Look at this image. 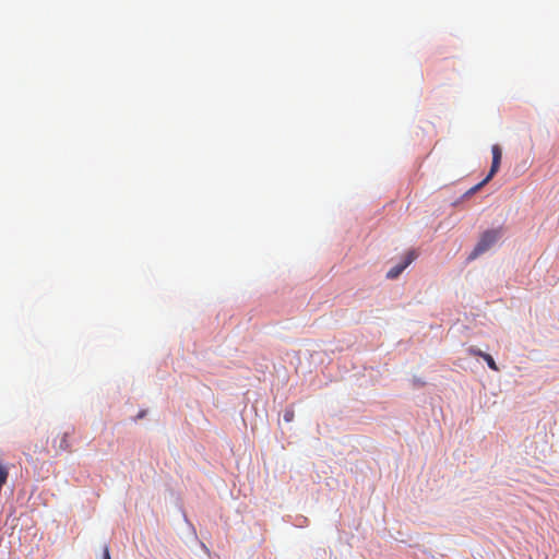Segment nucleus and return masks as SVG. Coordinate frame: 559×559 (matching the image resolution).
Returning a JSON list of instances; mask_svg holds the SVG:
<instances>
[{
	"label": "nucleus",
	"instance_id": "423d86ee",
	"mask_svg": "<svg viewBox=\"0 0 559 559\" xmlns=\"http://www.w3.org/2000/svg\"><path fill=\"white\" fill-rule=\"evenodd\" d=\"M481 358L487 362L488 367L493 370V371H498L499 368L496 364V361L493 360L492 356L485 353V355H481Z\"/></svg>",
	"mask_w": 559,
	"mask_h": 559
},
{
	"label": "nucleus",
	"instance_id": "1a4fd4ad",
	"mask_svg": "<svg viewBox=\"0 0 559 559\" xmlns=\"http://www.w3.org/2000/svg\"><path fill=\"white\" fill-rule=\"evenodd\" d=\"M104 559H110L108 546H105V548H104Z\"/></svg>",
	"mask_w": 559,
	"mask_h": 559
},
{
	"label": "nucleus",
	"instance_id": "f03ea898",
	"mask_svg": "<svg viewBox=\"0 0 559 559\" xmlns=\"http://www.w3.org/2000/svg\"><path fill=\"white\" fill-rule=\"evenodd\" d=\"M491 153H492V163H491V167H490V170L488 173V175L486 176V178L484 180H481L479 183L475 185L474 187H472L467 192L466 194L467 195H472L474 193H476L478 190H480L486 183H488L491 178L498 173L499 168H500V163H501V157H502V151L500 148V146L498 144H495L492 145L491 147Z\"/></svg>",
	"mask_w": 559,
	"mask_h": 559
},
{
	"label": "nucleus",
	"instance_id": "0eeeda50",
	"mask_svg": "<svg viewBox=\"0 0 559 559\" xmlns=\"http://www.w3.org/2000/svg\"><path fill=\"white\" fill-rule=\"evenodd\" d=\"M468 354L472 355V356H478V357H481V355H485L484 352H481L480 349H477L475 347H469L467 349Z\"/></svg>",
	"mask_w": 559,
	"mask_h": 559
},
{
	"label": "nucleus",
	"instance_id": "7ed1b4c3",
	"mask_svg": "<svg viewBox=\"0 0 559 559\" xmlns=\"http://www.w3.org/2000/svg\"><path fill=\"white\" fill-rule=\"evenodd\" d=\"M491 153H492V163H491V167H490V170L488 173V175L486 176V178L484 180H481L479 183L475 185L474 187H472L467 192L466 194L467 195H472L474 193H476L478 190H480L486 183H488L491 178L498 173L499 168H500V163H501V157H502V151L500 148V146L498 144H495L492 145L491 147Z\"/></svg>",
	"mask_w": 559,
	"mask_h": 559
},
{
	"label": "nucleus",
	"instance_id": "f257e3e1",
	"mask_svg": "<svg viewBox=\"0 0 559 559\" xmlns=\"http://www.w3.org/2000/svg\"><path fill=\"white\" fill-rule=\"evenodd\" d=\"M503 236V227H497L485 230L473 251L471 252L468 260H475L489 249H491Z\"/></svg>",
	"mask_w": 559,
	"mask_h": 559
},
{
	"label": "nucleus",
	"instance_id": "39448f33",
	"mask_svg": "<svg viewBox=\"0 0 559 559\" xmlns=\"http://www.w3.org/2000/svg\"><path fill=\"white\" fill-rule=\"evenodd\" d=\"M74 433V428L71 427L67 431H63L61 435L57 436L53 440L55 447L59 451H71V442L70 439Z\"/></svg>",
	"mask_w": 559,
	"mask_h": 559
},
{
	"label": "nucleus",
	"instance_id": "20e7f679",
	"mask_svg": "<svg viewBox=\"0 0 559 559\" xmlns=\"http://www.w3.org/2000/svg\"><path fill=\"white\" fill-rule=\"evenodd\" d=\"M418 257V253L416 250L412 249L407 251V253L404 257L403 262L399 263L397 265L391 267L386 277L390 280H395L400 276V274Z\"/></svg>",
	"mask_w": 559,
	"mask_h": 559
},
{
	"label": "nucleus",
	"instance_id": "6e6552de",
	"mask_svg": "<svg viewBox=\"0 0 559 559\" xmlns=\"http://www.w3.org/2000/svg\"><path fill=\"white\" fill-rule=\"evenodd\" d=\"M284 419H285V421H292L294 419V411L287 409L284 413Z\"/></svg>",
	"mask_w": 559,
	"mask_h": 559
}]
</instances>
